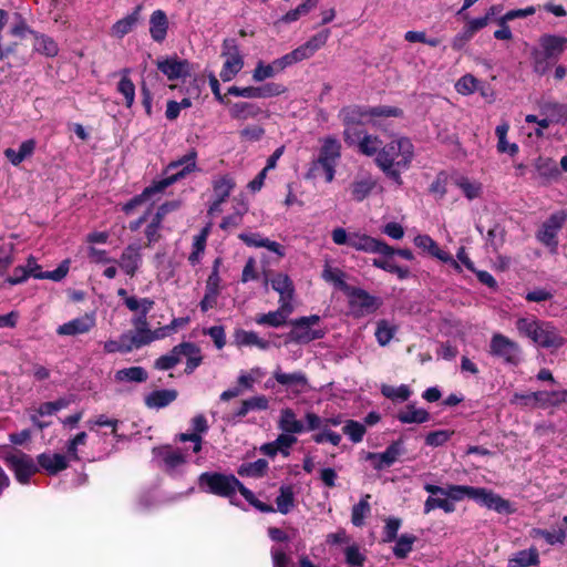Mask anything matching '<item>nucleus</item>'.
Instances as JSON below:
<instances>
[{
    "label": "nucleus",
    "mask_w": 567,
    "mask_h": 567,
    "mask_svg": "<svg viewBox=\"0 0 567 567\" xmlns=\"http://www.w3.org/2000/svg\"><path fill=\"white\" fill-rule=\"evenodd\" d=\"M414 157V146L406 137H395L381 147L375 163L396 185H402V172L410 168Z\"/></svg>",
    "instance_id": "obj_1"
},
{
    "label": "nucleus",
    "mask_w": 567,
    "mask_h": 567,
    "mask_svg": "<svg viewBox=\"0 0 567 567\" xmlns=\"http://www.w3.org/2000/svg\"><path fill=\"white\" fill-rule=\"evenodd\" d=\"M331 238L338 246L346 245L357 251L365 254L380 255L383 257L398 255L406 260H412L414 258L413 252L410 249L393 248L385 241L359 230L348 231L346 228L337 227L331 231Z\"/></svg>",
    "instance_id": "obj_2"
},
{
    "label": "nucleus",
    "mask_w": 567,
    "mask_h": 567,
    "mask_svg": "<svg viewBox=\"0 0 567 567\" xmlns=\"http://www.w3.org/2000/svg\"><path fill=\"white\" fill-rule=\"evenodd\" d=\"M196 159L197 153L193 150L178 159L171 162L165 169L166 176L146 187L141 195L132 198L128 203H126L123 209L126 213H130L136 206L153 199L155 195L163 193L168 186L178 179L186 177L189 173L196 171Z\"/></svg>",
    "instance_id": "obj_3"
},
{
    "label": "nucleus",
    "mask_w": 567,
    "mask_h": 567,
    "mask_svg": "<svg viewBox=\"0 0 567 567\" xmlns=\"http://www.w3.org/2000/svg\"><path fill=\"white\" fill-rule=\"evenodd\" d=\"M199 487L208 493L227 497L230 501L239 492L245 499L255 508L262 513H272L275 508L258 501L254 493L246 488L234 475L220 473H203L198 478Z\"/></svg>",
    "instance_id": "obj_4"
},
{
    "label": "nucleus",
    "mask_w": 567,
    "mask_h": 567,
    "mask_svg": "<svg viewBox=\"0 0 567 567\" xmlns=\"http://www.w3.org/2000/svg\"><path fill=\"white\" fill-rule=\"evenodd\" d=\"M519 336L528 338L534 344L545 349H558L564 346L565 338L550 321L535 317H522L516 320Z\"/></svg>",
    "instance_id": "obj_5"
},
{
    "label": "nucleus",
    "mask_w": 567,
    "mask_h": 567,
    "mask_svg": "<svg viewBox=\"0 0 567 567\" xmlns=\"http://www.w3.org/2000/svg\"><path fill=\"white\" fill-rule=\"evenodd\" d=\"M321 146L318 157L311 163L306 177L316 179L324 177L327 183L334 178L336 166L341 157V143L334 136H324L320 140Z\"/></svg>",
    "instance_id": "obj_6"
},
{
    "label": "nucleus",
    "mask_w": 567,
    "mask_h": 567,
    "mask_svg": "<svg viewBox=\"0 0 567 567\" xmlns=\"http://www.w3.org/2000/svg\"><path fill=\"white\" fill-rule=\"evenodd\" d=\"M540 50L533 51L534 70L539 74H544L549 63L547 60L558 59L567 49V38L555 34H544L539 38Z\"/></svg>",
    "instance_id": "obj_7"
},
{
    "label": "nucleus",
    "mask_w": 567,
    "mask_h": 567,
    "mask_svg": "<svg viewBox=\"0 0 567 567\" xmlns=\"http://www.w3.org/2000/svg\"><path fill=\"white\" fill-rule=\"evenodd\" d=\"M0 461L14 472L17 481L22 484H27L29 478L38 471L29 455L10 447H0Z\"/></svg>",
    "instance_id": "obj_8"
},
{
    "label": "nucleus",
    "mask_w": 567,
    "mask_h": 567,
    "mask_svg": "<svg viewBox=\"0 0 567 567\" xmlns=\"http://www.w3.org/2000/svg\"><path fill=\"white\" fill-rule=\"evenodd\" d=\"M567 220V213L564 210L551 214L536 231V239L547 247L551 254L558 250V234Z\"/></svg>",
    "instance_id": "obj_9"
},
{
    "label": "nucleus",
    "mask_w": 567,
    "mask_h": 567,
    "mask_svg": "<svg viewBox=\"0 0 567 567\" xmlns=\"http://www.w3.org/2000/svg\"><path fill=\"white\" fill-rule=\"evenodd\" d=\"M489 353L506 364L517 365L522 360L519 344L502 333H494L492 336Z\"/></svg>",
    "instance_id": "obj_10"
},
{
    "label": "nucleus",
    "mask_w": 567,
    "mask_h": 567,
    "mask_svg": "<svg viewBox=\"0 0 567 567\" xmlns=\"http://www.w3.org/2000/svg\"><path fill=\"white\" fill-rule=\"evenodd\" d=\"M224 63L219 73L224 82L231 81L244 68V56L235 39H225L221 47Z\"/></svg>",
    "instance_id": "obj_11"
},
{
    "label": "nucleus",
    "mask_w": 567,
    "mask_h": 567,
    "mask_svg": "<svg viewBox=\"0 0 567 567\" xmlns=\"http://www.w3.org/2000/svg\"><path fill=\"white\" fill-rule=\"evenodd\" d=\"M154 458L158 465L169 475L181 473L187 463L188 454L177 447L161 446L153 450Z\"/></svg>",
    "instance_id": "obj_12"
},
{
    "label": "nucleus",
    "mask_w": 567,
    "mask_h": 567,
    "mask_svg": "<svg viewBox=\"0 0 567 567\" xmlns=\"http://www.w3.org/2000/svg\"><path fill=\"white\" fill-rule=\"evenodd\" d=\"M346 295L349 299L350 310L355 317H363L373 313L382 305V300L380 298L368 293L363 289L351 287Z\"/></svg>",
    "instance_id": "obj_13"
},
{
    "label": "nucleus",
    "mask_w": 567,
    "mask_h": 567,
    "mask_svg": "<svg viewBox=\"0 0 567 567\" xmlns=\"http://www.w3.org/2000/svg\"><path fill=\"white\" fill-rule=\"evenodd\" d=\"M235 188L234 179L228 176H219L213 182V200L208 208V214L214 216L221 212V204L226 202Z\"/></svg>",
    "instance_id": "obj_14"
},
{
    "label": "nucleus",
    "mask_w": 567,
    "mask_h": 567,
    "mask_svg": "<svg viewBox=\"0 0 567 567\" xmlns=\"http://www.w3.org/2000/svg\"><path fill=\"white\" fill-rule=\"evenodd\" d=\"M96 324V317L93 312L74 318L56 328V333L63 337H75L89 333Z\"/></svg>",
    "instance_id": "obj_15"
},
{
    "label": "nucleus",
    "mask_w": 567,
    "mask_h": 567,
    "mask_svg": "<svg viewBox=\"0 0 567 567\" xmlns=\"http://www.w3.org/2000/svg\"><path fill=\"white\" fill-rule=\"evenodd\" d=\"M403 453V445L401 441L392 442L384 452L373 453L369 452L365 460L370 461L377 471L393 465Z\"/></svg>",
    "instance_id": "obj_16"
},
{
    "label": "nucleus",
    "mask_w": 567,
    "mask_h": 567,
    "mask_svg": "<svg viewBox=\"0 0 567 567\" xmlns=\"http://www.w3.org/2000/svg\"><path fill=\"white\" fill-rule=\"evenodd\" d=\"M275 380L289 389L293 394H301L309 390L307 375L301 371L284 372L279 367L274 371Z\"/></svg>",
    "instance_id": "obj_17"
},
{
    "label": "nucleus",
    "mask_w": 567,
    "mask_h": 567,
    "mask_svg": "<svg viewBox=\"0 0 567 567\" xmlns=\"http://www.w3.org/2000/svg\"><path fill=\"white\" fill-rule=\"evenodd\" d=\"M413 243L423 251H426L443 262L450 264L456 271H462L460 262H457L449 252L442 250L429 235H417L414 237Z\"/></svg>",
    "instance_id": "obj_18"
},
{
    "label": "nucleus",
    "mask_w": 567,
    "mask_h": 567,
    "mask_svg": "<svg viewBox=\"0 0 567 567\" xmlns=\"http://www.w3.org/2000/svg\"><path fill=\"white\" fill-rule=\"evenodd\" d=\"M157 69L167 76L168 80H178L189 74V64L177 56L165 58L156 61Z\"/></svg>",
    "instance_id": "obj_19"
},
{
    "label": "nucleus",
    "mask_w": 567,
    "mask_h": 567,
    "mask_svg": "<svg viewBox=\"0 0 567 567\" xmlns=\"http://www.w3.org/2000/svg\"><path fill=\"white\" fill-rule=\"evenodd\" d=\"M117 264L123 272L130 277H134L142 265L141 246L136 244L128 245L123 250Z\"/></svg>",
    "instance_id": "obj_20"
},
{
    "label": "nucleus",
    "mask_w": 567,
    "mask_h": 567,
    "mask_svg": "<svg viewBox=\"0 0 567 567\" xmlns=\"http://www.w3.org/2000/svg\"><path fill=\"white\" fill-rule=\"evenodd\" d=\"M474 501L489 509L496 511L497 513L511 512V504L508 501L502 498L497 494H494L486 488L476 487Z\"/></svg>",
    "instance_id": "obj_21"
},
{
    "label": "nucleus",
    "mask_w": 567,
    "mask_h": 567,
    "mask_svg": "<svg viewBox=\"0 0 567 567\" xmlns=\"http://www.w3.org/2000/svg\"><path fill=\"white\" fill-rule=\"evenodd\" d=\"M474 501L489 509L496 511L497 513L511 512V504L508 501L502 498L497 494H494L486 488L476 487Z\"/></svg>",
    "instance_id": "obj_22"
},
{
    "label": "nucleus",
    "mask_w": 567,
    "mask_h": 567,
    "mask_svg": "<svg viewBox=\"0 0 567 567\" xmlns=\"http://www.w3.org/2000/svg\"><path fill=\"white\" fill-rule=\"evenodd\" d=\"M369 115V110L363 111L359 106L344 107L340 112V117L346 125L344 138L348 143H353L352 130L355 125L363 123V117Z\"/></svg>",
    "instance_id": "obj_23"
},
{
    "label": "nucleus",
    "mask_w": 567,
    "mask_h": 567,
    "mask_svg": "<svg viewBox=\"0 0 567 567\" xmlns=\"http://www.w3.org/2000/svg\"><path fill=\"white\" fill-rule=\"evenodd\" d=\"M38 464L49 475H55L69 466L65 454L44 452L38 456Z\"/></svg>",
    "instance_id": "obj_24"
},
{
    "label": "nucleus",
    "mask_w": 567,
    "mask_h": 567,
    "mask_svg": "<svg viewBox=\"0 0 567 567\" xmlns=\"http://www.w3.org/2000/svg\"><path fill=\"white\" fill-rule=\"evenodd\" d=\"M271 288L277 291L280 296L279 298V305L287 303L288 306H292V298H293V284L288 275L278 272L272 276L270 279Z\"/></svg>",
    "instance_id": "obj_25"
},
{
    "label": "nucleus",
    "mask_w": 567,
    "mask_h": 567,
    "mask_svg": "<svg viewBox=\"0 0 567 567\" xmlns=\"http://www.w3.org/2000/svg\"><path fill=\"white\" fill-rule=\"evenodd\" d=\"M293 329L289 333V339L297 343H309L313 340L321 339L324 337V331L321 329H313L300 320L296 319L293 322Z\"/></svg>",
    "instance_id": "obj_26"
},
{
    "label": "nucleus",
    "mask_w": 567,
    "mask_h": 567,
    "mask_svg": "<svg viewBox=\"0 0 567 567\" xmlns=\"http://www.w3.org/2000/svg\"><path fill=\"white\" fill-rule=\"evenodd\" d=\"M193 433L190 434H181L179 440L183 442L189 441L192 443L193 453H199L202 450V433L207 432L208 424L207 420L203 414L196 415L192 420Z\"/></svg>",
    "instance_id": "obj_27"
},
{
    "label": "nucleus",
    "mask_w": 567,
    "mask_h": 567,
    "mask_svg": "<svg viewBox=\"0 0 567 567\" xmlns=\"http://www.w3.org/2000/svg\"><path fill=\"white\" fill-rule=\"evenodd\" d=\"M192 351V342H182L175 346L171 352L159 357L155 361V368L158 370H169L183 360L185 351Z\"/></svg>",
    "instance_id": "obj_28"
},
{
    "label": "nucleus",
    "mask_w": 567,
    "mask_h": 567,
    "mask_svg": "<svg viewBox=\"0 0 567 567\" xmlns=\"http://www.w3.org/2000/svg\"><path fill=\"white\" fill-rule=\"evenodd\" d=\"M293 311L292 306L279 305V309L268 313L258 315L255 322L260 326L278 328L285 324L288 316Z\"/></svg>",
    "instance_id": "obj_29"
},
{
    "label": "nucleus",
    "mask_w": 567,
    "mask_h": 567,
    "mask_svg": "<svg viewBox=\"0 0 567 567\" xmlns=\"http://www.w3.org/2000/svg\"><path fill=\"white\" fill-rule=\"evenodd\" d=\"M234 341L238 347H256L260 350L270 348V342L260 338L255 331L237 329L234 332Z\"/></svg>",
    "instance_id": "obj_30"
},
{
    "label": "nucleus",
    "mask_w": 567,
    "mask_h": 567,
    "mask_svg": "<svg viewBox=\"0 0 567 567\" xmlns=\"http://www.w3.org/2000/svg\"><path fill=\"white\" fill-rule=\"evenodd\" d=\"M375 185V179L369 174L355 177L350 186L352 198L362 202L370 195Z\"/></svg>",
    "instance_id": "obj_31"
},
{
    "label": "nucleus",
    "mask_w": 567,
    "mask_h": 567,
    "mask_svg": "<svg viewBox=\"0 0 567 567\" xmlns=\"http://www.w3.org/2000/svg\"><path fill=\"white\" fill-rule=\"evenodd\" d=\"M177 398V391L174 389L156 390L148 393L144 401L150 409H163L174 402Z\"/></svg>",
    "instance_id": "obj_32"
},
{
    "label": "nucleus",
    "mask_w": 567,
    "mask_h": 567,
    "mask_svg": "<svg viewBox=\"0 0 567 567\" xmlns=\"http://www.w3.org/2000/svg\"><path fill=\"white\" fill-rule=\"evenodd\" d=\"M535 169L537 171L539 177L544 179L545 184L550 182H556L559 179L560 171L557 167L554 159L549 157H538L535 161Z\"/></svg>",
    "instance_id": "obj_33"
},
{
    "label": "nucleus",
    "mask_w": 567,
    "mask_h": 567,
    "mask_svg": "<svg viewBox=\"0 0 567 567\" xmlns=\"http://www.w3.org/2000/svg\"><path fill=\"white\" fill-rule=\"evenodd\" d=\"M168 29L167 17L164 11L156 10L150 18V33L154 41L162 42L166 38Z\"/></svg>",
    "instance_id": "obj_34"
},
{
    "label": "nucleus",
    "mask_w": 567,
    "mask_h": 567,
    "mask_svg": "<svg viewBox=\"0 0 567 567\" xmlns=\"http://www.w3.org/2000/svg\"><path fill=\"white\" fill-rule=\"evenodd\" d=\"M35 150V141L27 140L22 142L19 150L7 148L4 151L6 158L14 166L20 165L24 159L31 157Z\"/></svg>",
    "instance_id": "obj_35"
},
{
    "label": "nucleus",
    "mask_w": 567,
    "mask_h": 567,
    "mask_svg": "<svg viewBox=\"0 0 567 567\" xmlns=\"http://www.w3.org/2000/svg\"><path fill=\"white\" fill-rule=\"evenodd\" d=\"M278 426L282 432L290 434H300L305 431V425L289 408L281 410Z\"/></svg>",
    "instance_id": "obj_36"
},
{
    "label": "nucleus",
    "mask_w": 567,
    "mask_h": 567,
    "mask_svg": "<svg viewBox=\"0 0 567 567\" xmlns=\"http://www.w3.org/2000/svg\"><path fill=\"white\" fill-rule=\"evenodd\" d=\"M396 417L401 423L421 424L429 421L430 414L424 409L416 408L414 404H409L404 409L399 411Z\"/></svg>",
    "instance_id": "obj_37"
},
{
    "label": "nucleus",
    "mask_w": 567,
    "mask_h": 567,
    "mask_svg": "<svg viewBox=\"0 0 567 567\" xmlns=\"http://www.w3.org/2000/svg\"><path fill=\"white\" fill-rule=\"evenodd\" d=\"M538 565L539 554L536 548L519 550L508 559L509 567H532Z\"/></svg>",
    "instance_id": "obj_38"
},
{
    "label": "nucleus",
    "mask_w": 567,
    "mask_h": 567,
    "mask_svg": "<svg viewBox=\"0 0 567 567\" xmlns=\"http://www.w3.org/2000/svg\"><path fill=\"white\" fill-rule=\"evenodd\" d=\"M141 7H136L132 13L118 20L113 24L111 33L113 37L123 38L125 34L132 31L134 25L140 20Z\"/></svg>",
    "instance_id": "obj_39"
},
{
    "label": "nucleus",
    "mask_w": 567,
    "mask_h": 567,
    "mask_svg": "<svg viewBox=\"0 0 567 567\" xmlns=\"http://www.w3.org/2000/svg\"><path fill=\"white\" fill-rule=\"evenodd\" d=\"M396 332L398 326L394 322L381 319L377 322L374 336L379 346L385 347L391 342Z\"/></svg>",
    "instance_id": "obj_40"
},
{
    "label": "nucleus",
    "mask_w": 567,
    "mask_h": 567,
    "mask_svg": "<svg viewBox=\"0 0 567 567\" xmlns=\"http://www.w3.org/2000/svg\"><path fill=\"white\" fill-rule=\"evenodd\" d=\"M330 37V30L326 29L311 37L306 43L298 47L305 59L311 58L320 48H322Z\"/></svg>",
    "instance_id": "obj_41"
},
{
    "label": "nucleus",
    "mask_w": 567,
    "mask_h": 567,
    "mask_svg": "<svg viewBox=\"0 0 567 567\" xmlns=\"http://www.w3.org/2000/svg\"><path fill=\"white\" fill-rule=\"evenodd\" d=\"M261 110L257 105L248 102L234 103L229 109V114L235 120L255 118L260 114Z\"/></svg>",
    "instance_id": "obj_42"
},
{
    "label": "nucleus",
    "mask_w": 567,
    "mask_h": 567,
    "mask_svg": "<svg viewBox=\"0 0 567 567\" xmlns=\"http://www.w3.org/2000/svg\"><path fill=\"white\" fill-rule=\"evenodd\" d=\"M277 511L284 515L290 513L295 507V491L291 485H282L276 497Z\"/></svg>",
    "instance_id": "obj_43"
},
{
    "label": "nucleus",
    "mask_w": 567,
    "mask_h": 567,
    "mask_svg": "<svg viewBox=\"0 0 567 567\" xmlns=\"http://www.w3.org/2000/svg\"><path fill=\"white\" fill-rule=\"evenodd\" d=\"M535 398L538 403V408H548L565 402L567 400V391H537L535 392Z\"/></svg>",
    "instance_id": "obj_44"
},
{
    "label": "nucleus",
    "mask_w": 567,
    "mask_h": 567,
    "mask_svg": "<svg viewBox=\"0 0 567 567\" xmlns=\"http://www.w3.org/2000/svg\"><path fill=\"white\" fill-rule=\"evenodd\" d=\"M509 131V124L507 122H503L495 128V134L497 136V151L499 153H507L511 156H514L518 152V145L515 143H508L507 133Z\"/></svg>",
    "instance_id": "obj_45"
},
{
    "label": "nucleus",
    "mask_w": 567,
    "mask_h": 567,
    "mask_svg": "<svg viewBox=\"0 0 567 567\" xmlns=\"http://www.w3.org/2000/svg\"><path fill=\"white\" fill-rule=\"evenodd\" d=\"M372 265L375 268L396 275L401 280L406 279L410 276V270L406 267H401L394 262L391 257L374 258Z\"/></svg>",
    "instance_id": "obj_46"
},
{
    "label": "nucleus",
    "mask_w": 567,
    "mask_h": 567,
    "mask_svg": "<svg viewBox=\"0 0 567 567\" xmlns=\"http://www.w3.org/2000/svg\"><path fill=\"white\" fill-rule=\"evenodd\" d=\"M28 413L32 424L37 426L39 430H43L44 427L50 425V422L41 421V417L53 415L54 406L50 402H44L40 404L38 408L29 409Z\"/></svg>",
    "instance_id": "obj_47"
},
{
    "label": "nucleus",
    "mask_w": 567,
    "mask_h": 567,
    "mask_svg": "<svg viewBox=\"0 0 567 567\" xmlns=\"http://www.w3.org/2000/svg\"><path fill=\"white\" fill-rule=\"evenodd\" d=\"M475 493L476 487L450 484L445 487L444 496L454 504V502H461L465 498L474 501Z\"/></svg>",
    "instance_id": "obj_48"
},
{
    "label": "nucleus",
    "mask_w": 567,
    "mask_h": 567,
    "mask_svg": "<svg viewBox=\"0 0 567 567\" xmlns=\"http://www.w3.org/2000/svg\"><path fill=\"white\" fill-rule=\"evenodd\" d=\"M209 227H205L194 237L192 252L188 257L189 262L195 266L200 262L205 251Z\"/></svg>",
    "instance_id": "obj_49"
},
{
    "label": "nucleus",
    "mask_w": 567,
    "mask_h": 567,
    "mask_svg": "<svg viewBox=\"0 0 567 567\" xmlns=\"http://www.w3.org/2000/svg\"><path fill=\"white\" fill-rule=\"evenodd\" d=\"M371 495L365 494L358 504L352 507L351 522L354 526H362L365 517L371 513L370 501Z\"/></svg>",
    "instance_id": "obj_50"
},
{
    "label": "nucleus",
    "mask_w": 567,
    "mask_h": 567,
    "mask_svg": "<svg viewBox=\"0 0 567 567\" xmlns=\"http://www.w3.org/2000/svg\"><path fill=\"white\" fill-rule=\"evenodd\" d=\"M563 522L566 525V529L559 528L554 532L534 529L533 536L544 538L549 545L564 544L567 542V516L564 517Z\"/></svg>",
    "instance_id": "obj_51"
},
{
    "label": "nucleus",
    "mask_w": 567,
    "mask_h": 567,
    "mask_svg": "<svg viewBox=\"0 0 567 567\" xmlns=\"http://www.w3.org/2000/svg\"><path fill=\"white\" fill-rule=\"evenodd\" d=\"M318 6V0H306L297 8L288 11L285 16L280 18V22L284 23H292L300 19L302 16L308 14L311 10H313Z\"/></svg>",
    "instance_id": "obj_52"
},
{
    "label": "nucleus",
    "mask_w": 567,
    "mask_h": 567,
    "mask_svg": "<svg viewBox=\"0 0 567 567\" xmlns=\"http://www.w3.org/2000/svg\"><path fill=\"white\" fill-rule=\"evenodd\" d=\"M322 278L326 281L333 284L336 287H338L344 292H347L351 288L344 280V272L339 268H332L331 266L326 265L322 271Z\"/></svg>",
    "instance_id": "obj_53"
},
{
    "label": "nucleus",
    "mask_w": 567,
    "mask_h": 567,
    "mask_svg": "<svg viewBox=\"0 0 567 567\" xmlns=\"http://www.w3.org/2000/svg\"><path fill=\"white\" fill-rule=\"evenodd\" d=\"M115 379L120 382H143L147 379V373L142 367H131L118 370Z\"/></svg>",
    "instance_id": "obj_54"
},
{
    "label": "nucleus",
    "mask_w": 567,
    "mask_h": 567,
    "mask_svg": "<svg viewBox=\"0 0 567 567\" xmlns=\"http://www.w3.org/2000/svg\"><path fill=\"white\" fill-rule=\"evenodd\" d=\"M33 47L37 52L47 56H55L59 52L56 42L52 38L44 34L35 35Z\"/></svg>",
    "instance_id": "obj_55"
},
{
    "label": "nucleus",
    "mask_w": 567,
    "mask_h": 567,
    "mask_svg": "<svg viewBox=\"0 0 567 567\" xmlns=\"http://www.w3.org/2000/svg\"><path fill=\"white\" fill-rule=\"evenodd\" d=\"M125 306L137 316L147 315L154 306V301L150 298H137L135 296L126 298Z\"/></svg>",
    "instance_id": "obj_56"
},
{
    "label": "nucleus",
    "mask_w": 567,
    "mask_h": 567,
    "mask_svg": "<svg viewBox=\"0 0 567 567\" xmlns=\"http://www.w3.org/2000/svg\"><path fill=\"white\" fill-rule=\"evenodd\" d=\"M128 71H123V76L117 84V91L124 96L125 105L131 107L135 101V85L127 76Z\"/></svg>",
    "instance_id": "obj_57"
},
{
    "label": "nucleus",
    "mask_w": 567,
    "mask_h": 567,
    "mask_svg": "<svg viewBox=\"0 0 567 567\" xmlns=\"http://www.w3.org/2000/svg\"><path fill=\"white\" fill-rule=\"evenodd\" d=\"M381 142L378 137L365 134L359 138L358 147L359 151L367 156H378L381 150Z\"/></svg>",
    "instance_id": "obj_58"
},
{
    "label": "nucleus",
    "mask_w": 567,
    "mask_h": 567,
    "mask_svg": "<svg viewBox=\"0 0 567 567\" xmlns=\"http://www.w3.org/2000/svg\"><path fill=\"white\" fill-rule=\"evenodd\" d=\"M127 337V342L133 350L138 349L152 342L151 329L134 330L124 333Z\"/></svg>",
    "instance_id": "obj_59"
},
{
    "label": "nucleus",
    "mask_w": 567,
    "mask_h": 567,
    "mask_svg": "<svg viewBox=\"0 0 567 567\" xmlns=\"http://www.w3.org/2000/svg\"><path fill=\"white\" fill-rule=\"evenodd\" d=\"M455 185L462 189L468 199L477 198L482 192V185L477 182H472L467 177L460 176L455 181Z\"/></svg>",
    "instance_id": "obj_60"
},
{
    "label": "nucleus",
    "mask_w": 567,
    "mask_h": 567,
    "mask_svg": "<svg viewBox=\"0 0 567 567\" xmlns=\"http://www.w3.org/2000/svg\"><path fill=\"white\" fill-rule=\"evenodd\" d=\"M267 467V461L259 458L255 462L240 465V467L238 468V474L240 476L258 477L266 472Z\"/></svg>",
    "instance_id": "obj_61"
},
{
    "label": "nucleus",
    "mask_w": 567,
    "mask_h": 567,
    "mask_svg": "<svg viewBox=\"0 0 567 567\" xmlns=\"http://www.w3.org/2000/svg\"><path fill=\"white\" fill-rule=\"evenodd\" d=\"M416 537L410 534H403L396 539L393 554L398 558H405L413 548Z\"/></svg>",
    "instance_id": "obj_62"
},
{
    "label": "nucleus",
    "mask_w": 567,
    "mask_h": 567,
    "mask_svg": "<svg viewBox=\"0 0 567 567\" xmlns=\"http://www.w3.org/2000/svg\"><path fill=\"white\" fill-rule=\"evenodd\" d=\"M278 69L275 65V61L271 63H264L259 61L252 71V80L255 82H264L267 79L274 78L276 74H278Z\"/></svg>",
    "instance_id": "obj_63"
},
{
    "label": "nucleus",
    "mask_w": 567,
    "mask_h": 567,
    "mask_svg": "<svg viewBox=\"0 0 567 567\" xmlns=\"http://www.w3.org/2000/svg\"><path fill=\"white\" fill-rule=\"evenodd\" d=\"M480 89V81L472 74L463 75L455 84V90L462 95L473 94Z\"/></svg>",
    "instance_id": "obj_64"
}]
</instances>
